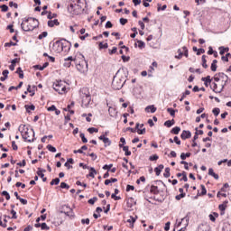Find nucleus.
<instances>
[{
    "label": "nucleus",
    "mask_w": 231,
    "mask_h": 231,
    "mask_svg": "<svg viewBox=\"0 0 231 231\" xmlns=\"http://www.w3.org/2000/svg\"><path fill=\"white\" fill-rule=\"evenodd\" d=\"M125 79H127V75H125V69H118L116 77L113 79L112 88L116 91L122 89L124 88V84H125Z\"/></svg>",
    "instance_id": "nucleus-1"
},
{
    "label": "nucleus",
    "mask_w": 231,
    "mask_h": 231,
    "mask_svg": "<svg viewBox=\"0 0 231 231\" xmlns=\"http://www.w3.org/2000/svg\"><path fill=\"white\" fill-rule=\"evenodd\" d=\"M84 5L86 0H70L68 10L72 15H80L84 12Z\"/></svg>",
    "instance_id": "nucleus-2"
},
{
    "label": "nucleus",
    "mask_w": 231,
    "mask_h": 231,
    "mask_svg": "<svg viewBox=\"0 0 231 231\" xmlns=\"http://www.w3.org/2000/svg\"><path fill=\"white\" fill-rule=\"evenodd\" d=\"M21 28L23 32H33L35 28H39V20L33 17L24 18Z\"/></svg>",
    "instance_id": "nucleus-3"
},
{
    "label": "nucleus",
    "mask_w": 231,
    "mask_h": 231,
    "mask_svg": "<svg viewBox=\"0 0 231 231\" xmlns=\"http://www.w3.org/2000/svg\"><path fill=\"white\" fill-rule=\"evenodd\" d=\"M79 97L82 98L81 107H89V105L91 104V94L89 93V88H80Z\"/></svg>",
    "instance_id": "nucleus-4"
},
{
    "label": "nucleus",
    "mask_w": 231,
    "mask_h": 231,
    "mask_svg": "<svg viewBox=\"0 0 231 231\" xmlns=\"http://www.w3.org/2000/svg\"><path fill=\"white\" fill-rule=\"evenodd\" d=\"M53 89L56 90L59 95H66L68 88H66V81L58 80L53 83Z\"/></svg>",
    "instance_id": "nucleus-5"
},
{
    "label": "nucleus",
    "mask_w": 231,
    "mask_h": 231,
    "mask_svg": "<svg viewBox=\"0 0 231 231\" xmlns=\"http://www.w3.org/2000/svg\"><path fill=\"white\" fill-rule=\"evenodd\" d=\"M66 44H69V50L71 48V42H67L64 39L56 41L53 43L52 48H53L54 51H62V50H64V46H66Z\"/></svg>",
    "instance_id": "nucleus-6"
},
{
    "label": "nucleus",
    "mask_w": 231,
    "mask_h": 231,
    "mask_svg": "<svg viewBox=\"0 0 231 231\" xmlns=\"http://www.w3.org/2000/svg\"><path fill=\"white\" fill-rule=\"evenodd\" d=\"M214 80L215 82H219L221 80V84H225V86H226V82H228V77L226 74L219 72L218 74L215 75Z\"/></svg>",
    "instance_id": "nucleus-7"
},
{
    "label": "nucleus",
    "mask_w": 231,
    "mask_h": 231,
    "mask_svg": "<svg viewBox=\"0 0 231 231\" xmlns=\"http://www.w3.org/2000/svg\"><path fill=\"white\" fill-rule=\"evenodd\" d=\"M76 67L80 73H85L88 69V60H84L81 63L77 64Z\"/></svg>",
    "instance_id": "nucleus-8"
},
{
    "label": "nucleus",
    "mask_w": 231,
    "mask_h": 231,
    "mask_svg": "<svg viewBox=\"0 0 231 231\" xmlns=\"http://www.w3.org/2000/svg\"><path fill=\"white\" fill-rule=\"evenodd\" d=\"M210 88L214 91V93H222L223 89H225V84L220 83V88H218L217 83H213L210 85Z\"/></svg>",
    "instance_id": "nucleus-9"
},
{
    "label": "nucleus",
    "mask_w": 231,
    "mask_h": 231,
    "mask_svg": "<svg viewBox=\"0 0 231 231\" xmlns=\"http://www.w3.org/2000/svg\"><path fill=\"white\" fill-rule=\"evenodd\" d=\"M62 208L63 210H61V214H65V216H68L69 217H73L75 216L73 214V209L69 206H63Z\"/></svg>",
    "instance_id": "nucleus-10"
},
{
    "label": "nucleus",
    "mask_w": 231,
    "mask_h": 231,
    "mask_svg": "<svg viewBox=\"0 0 231 231\" xmlns=\"http://www.w3.org/2000/svg\"><path fill=\"white\" fill-rule=\"evenodd\" d=\"M192 137V133L189 130H183L182 134H180L181 140H189V138Z\"/></svg>",
    "instance_id": "nucleus-11"
},
{
    "label": "nucleus",
    "mask_w": 231,
    "mask_h": 231,
    "mask_svg": "<svg viewBox=\"0 0 231 231\" xmlns=\"http://www.w3.org/2000/svg\"><path fill=\"white\" fill-rule=\"evenodd\" d=\"M22 137L23 138V140H26V142H29V143L35 142V138H32V139L30 138V133L28 132V128H26L25 133L22 134Z\"/></svg>",
    "instance_id": "nucleus-12"
},
{
    "label": "nucleus",
    "mask_w": 231,
    "mask_h": 231,
    "mask_svg": "<svg viewBox=\"0 0 231 231\" xmlns=\"http://www.w3.org/2000/svg\"><path fill=\"white\" fill-rule=\"evenodd\" d=\"M72 60H75V59H73V56H69V57L66 58V59L64 60L63 66H64L65 68H70V67H71V61H72Z\"/></svg>",
    "instance_id": "nucleus-13"
},
{
    "label": "nucleus",
    "mask_w": 231,
    "mask_h": 231,
    "mask_svg": "<svg viewBox=\"0 0 231 231\" xmlns=\"http://www.w3.org/2000/svg\"><path fill=\"white\" fill-rule=\"evenodd\" d=\"M177 226H189V217L181 218V221L177 224Z\"/></svg>",
    "instance_id": "nucleus-14"
},
{
    "label": "nucleus",
    "mask_w": 231,
    "mask_h": 231,
    "mask_svg": "<svg viewBox=\"0 0 231 231\" xmlns=\"http://www.w3.org/2000/svg\"><path fill=\"white\" fill-rule=\"evenodd\" d=\"M197 231H210V226L207 224H201L199 226Z\"/></svg>",
    "instance_id": "nucleus-15"
},
{
    "label": "nucleus",
    "mask_w": 231,
    "mask_h": 231,
    "mask_svg": "<svg viewBox=\"0 0 231 231\" xmlns=\"http://www.w3.org/2000/svg\"><path fill=\"white\" fill-rule=\"evenodd\" d=\"M136 219H138V217L130 216V218L127 220V223L130 224L131 228H134V223H136Z\"/></svg>",
    "instance_id": "nucleus-16"
},
{
    "label": "nucleus",
    "mask_w": 231,
    "mask_h": 231,
    "mask_svg": "<svg viewBox=\"0 0 231 231\" xmlns=\"http://www.w3.org/2000/svg\"><path fill=\"white\" fill-rule=\"evenodd\" d=\"M59 24H60V23H59V20L57 19L48 21V26L50 28H53V26H59Z\"/></svg>",
    "instance_id": "nucleus-17"
},
{
    "label": "nucleus",
    "mask_w": 231,
    "mask_h": 231,
    "mask_svg": "<svg viewBox=\"0 0 231 231\" xmlns=\"http://www.w3.org/2000/svg\"><path fill=\"white\" fill-rule=\"evenodd\" d=\"M135 131H137V133L139 134H145V133H146L145 128H141L140 129V123H136V125H135Z\"/></svg>",
    "instance_id": "nucleus-18"
},
{
    "label": "nucleus",
    "mask_w": 231,
    "mask_h": 231,
    "mask_svg": "<svg viewBox=\"0 0 231 231\" xmlns=\"http://www.w3.org/2000/svg\"><path fill=\"white\" fill-rule=\"evenodd\" d=\"M202 82H204V85L206 88H208V84L212 82V79H210V76H207L206 78L201 79Z\"/></svg>",
    "instance_id": "nucleus-19"
},
{
    "label": "nucleus",
    "mask_w": 231,
    "mask_h": 231,
    "mask_svg": "<svg viewBox=\"0 0 231 231\" xmlns=\"http://www.w3.org/2000/svg\"><path fill=\"white\" fill-rule=\"evenodd\" d=\"M163 169H164L163 164H160L158 167H156L154 169V172H155L156 176H160V174H162V171H163Z\"/></svg>",
    "instance_id": "nucleus-20"
},
{
    "label": "nucleus",
    "mask_w": 231,
    "mask_h": 231,
    "mask_svg": "<svg viewBox=\"0 0 231 231\" xmlns=\"http://www.w3.org/2000/svg\"><path fill=\"white\" fill-rule=\"evenodd\" d=\"M12 217L5 215L4 217H6L7 219H17V212L14 209L11 210Z\"/></svg>",
    "instance_id": "nucleus-21"
},
{
    "label": "nucleus",
    "mask_w": 231,
    "mask_h": 231,
    "mask_svg": "<svg viewBox=\"0 0 231 231\" xmlns=\"http://www.w3.org/2000/svg\"><path fill=\"white\" fill-rule=\"evenodd\" d=\"M145 112L146 113H156V107L154 105H151L145 107Z\"/></svg>",
    "instance_id": "nucleus-22"
},
{
    "label": "nucleus",
    "mask_w": 231,
    "mask_h": 231,
    "mask_svg": "<svg viewBox=\"0 0 231 231\" xmlns=\"http://www.w3.org/2000/svg\"><path fill=\"white\" fill-rule=\"evenodd\" d=\"M208 175L213 176V178L215 180H219V175L217 173L214 172V169H212V168L208 169Z\"/></svg>",
    "instance_id": "nucleus-23"
},
{
    "label": "nucleus",
    "mask_w": 231,
    "mask_h": 231,
    "mask_svg": "<svg viewBox=\"0 0 231 231\" xmlns=\"http://www.w3.org/2000/svg\"><path fill=\"white\" fill-rule=\"evenodd\" d=\"M126 205H127L128 208H133V206L136 205V202H134V198H130L127 200Z\"/></svg>",
    "instance_id": "nucleus-24"
},
{
    "label": "nucleus",
    "mask_w": 231,
    "mask_h": 231,
    "mask_svg": "<svg viewBox=\"0 0 231 231\" xmlns=\"http://www.w3.org/2000/svg\"><path fill=\"white\" fill-rule=\"evenodd\" d=\"M150 192L152 194H155V195L160 194V190L158 189V186L152 185L151 189H150Z\"/></svg>",
    "instance_id": "nucleus-25"
},
{
    "label": "nucleus",
    "mask_w": 231,
    "mask_h": 231,
    "mask_svg": "<svg viewBox=\"0 0 231 231\" xmlns=\"http://www.w3.org/2000/svg\"><path fill=\"white\" fill-rule=\"evenodd\" d=\"M8 73H10V71H8V69H5L2 73V75H4V77L0 78L1 82H5V80H6L8 79Z\"/></svg>",
    "instance_id": "nucleus-26"
},
{
    "label": "nucleus",
    "mask_w": 231,
    "mask_h": 231,
    "mask_svg": "<svg viewBox=\"0 0 231 231\" xmlns=\"http://www.w3.org/2000/svg\"><path fill=\"white\" fill-rule=\"evenodd\" d=\"M211 71H217V60H213L211 63Z\"/></svg>",
    "instance_id": "nucleus-27"
},
{
    "label": "nucleus",
    "mask_w": 231,
    "mask_h": 231,
    "mask_svg": "<svg viewBox=\"0 0 231 231\" xmlns=\"http://www.w3.org/2000/svg\"><path fill=\"white\" fill-rule=\"evenodd\" d=\"M24 108L27 113H30V111H35V105H25Z\"/></svg>",
    "instance_id": "nucleus-28"
},
{
    "label": "nucleus",
    "mask_w": 231,
    "mask_h": 231,
    "mask_svg": "<svg viewBox=\"0 0 231 231\" xmlns=\"http://www.w3.org/2000/svg\"><path fill=\"white\" fill-rule=\"evenodd\" d=\"M15 73L19 75V79H24V72H23V69L21 67L17 68Z\"/></svg>",
    "instance_id": "nucleus-29"
},
{
    "label": "nucleus",
    "mask_w": 231,
    "mask_h": 231,
    "mask_svg": "<svg viewBox=\"0 0 231 231\" xmlns=\"http://www.w3.org/2000/svg\"><path fill=\"white\" fill-rule=\"evenodd\" d=\"M181 128L179 126H175L171 130V134H180Z\"/></svg>",
    "instance_id": "nucleus-30"
},
{
    "label": "nucleus",
    "mask_w": 231,
    "mask_h": 231,
    "mask_svg": "<svg viewBox=\"0 0 231 231\" xmlns=\"http://www.w3.org/2000/svg\"><path fill=\"white\" fill-rule=\"evenodd\" d=\"M26 129H28V127H26V125H20L18 128L22 135L24 134V133H26Z\"/></svg>",
    "instance_id": "nucleus-31"
},
{
    "label": "nucleus",
    "mask_w": 231,
    "mask_h": 231,
    "mask_svg": "<svg viewBox=\"0 0 231 231\" xmlns=\"http://www.w3.org/2000/svg\"><path fill=\"white\" fill-rule=\"evenodd\" d=\"M229 48L228 47H219V53L220 55H225V53L229 51Z\"/></svg>",
    "instance_id": "nucleus-32"
},
{
    "label": "nucleus",
    "mask_w": 231,
    "mask_h": 231,
    "mask_svg": "<svg viewBox=\"0 0 231 231\" xmlns=\"http://www.w3.org/2000/svg\"><path fill=\"white\" fill-rule=\"evenodd\" d=\"M201 192L198 193V196H205L207 195V188H205V185H200Z\"/></svg>",
    "instance_id": "nucleus-33"
},
{
    "label": "nucleus",
    "mask_w": 231,
    "mask_h": 231,
    "mask_svg": "<svg viewBox=\"0 0 231 231\" xmlns=\"http://www.w3.org/2000/svg\"><path fill=\"white\" fill-rule=\"evenodd\" d=\"M191 154L192 153H190V152H187V153L182 152L180 154V160H182V162H183L184 160H187V158H190Z\"/></svg>",
    "instance_id": "nucleus-34"
},
{
    "label": "nucleus",
    "mask_w": 231,
    "mask_h": 231,
    "mask_svg": "<svg viewBox=\"0 0 231 231\" xmlns=\"http://www.w3.org/2000/svg\"><path fill=\"white\" fill-rule=\"evenodd\" d=\"M202 68H204L205 69H207V68H208V65L207 64V56L206 55H202Z\"/></svg>",
    "instance_id": "nucleus-35"
},
{
    "label": "nucleus",
    "mask_w": 231,
    "mask_h": 231,
    "mask_svg": "<svg viewBox=\"0 0 231 231\" xmlns=\"http://www.w3.org/2000/svg\"><path fill=\"white\" fill-rule=\"evenodd\" d=\"M157 12H163V11H165V10H167V5H162V4H158L157 5Z\"/></svg>",
    "instance_id": "nucleus-36"
},
{
    "label": "nucleus",
    "mask_w": 231,
    "mask_h": 231,
    "mask_svg": "<svg viewBox=\"0 0 231 231\" xmlns=\"http://www.w3.org/2000/svg\"><path fill=\"white\" fill-rule=\"evenodd\" d=\"M175 122H174V119L172 120H167L165 123H164V125L166 127H172V125H174Z\"/></svg>",
    "instance_id": "nucleus-37"
},
{
    "label": "nucleus",
    "mask_w": 231,
    "mask_h": 231,
    "mask_svg": "<svg viewBox=\"0 0 231 231\" xmlns=\"http://www.w3.org/2000/svg\"><path fill=\"white\" fill-rule=\"evenodd\" d=\"M218 209L220 210V215L223 216L225 215V210H226V206L223 205V204H220L218 206Z\"/></svg>",
    "instance_id": "nucleus-38"
},
{
    "label": "nucleus",
    "mask_w": 231,
    "mask_h": 231,
    "mask_svg": "<svg viewBox=\"0 0 231 231\" xmlns=\"http://www.w3.org/2000/svg\"><path fill=\"white\" fill-rule=\"evenodd\" d=\"M164 178H171V168H165V171L163 173Z\"/></svg>",
    "instance_id": "nucleus-39"
},
{
    "label": "nucleus",
    "mask_w": 231,
    "mask_h": 231,
    "mask_svg": "<svg viewBox=\"0 0 231 231\" xmlns=\"http://www.w3.org/2000/svg\"><path fill=\"white\" fill-rule=\"evenodd\" d=\"M21 88H23V81H21L16 87H14V86L10 87L8 91H12L13 89H21Z\"/></svg>",
    "instance_id": "nucleus-40"
},
{
    "label": "nucleus",
    "mask_w": 231,
    "mask_h": 231,
    "mask_svg": "<svg viewBox=\"0 0 231 231\" xmlns=\"http://www.w3.org/2000/svg\"><path fill=\"white\" fill-rule=\"evenodd\" d=\"M132 32H134V33L130 34V37L132 39H134V37H136V35H138V29L136 27L132 28Z\"/></svg>",
    "instance_id": "nucleus-41"
},
{
    "label": "nucleus",
    "mask_w": 231,
    "mask_h": 231,
    "mask_svg": "<svg viewBox=\"0 0 231 231\" xmlns=\"http://www.w3.org/2000/svg\"><path fill=\"white\" fill-rule=\"evenodd\" d=\"M98 46H99V50H107L109 45L107 43H104V42H100Z\"/></svg>",
    "instance_id": "nucleus-42"
},
{
    "label": "nucleus",
    "mask_w": 231,
    "mask_h": 231,
    "mask_svg": "<svg viewBox=\"0 0 231 231\" xmlns=\"http://www.w3.org/2000/svg\"><path fill=\"white\" fill-rule=\"evenodd\" d=\"M47 149H48V151H50V152H57V148H55V146H53L51 144H48Z\"/></svg>",
    "instance_id": "nucleus-43"
},
{
    "label": "nucleus",
    "mask_w": 231,
    "mask_h": 231,
    "mask_svg": "<svg viewBox=\"0 0 231 231\" xmlns=\"http://www.w3.org/2000/svg\"><path fill=\"white\" fill-rule=\"evenodd\" d=\"M187 95H190V90H185V92L182 94L181 97L180 98V102H183V100H185V97H187Z\"/></svg>",
    "instance_id": "nucleus-44"
},
{
    "label": "nucleus",
    "mask_w": 231,
    "mask_h": 231,
    "mask_svg": "<svg viewBox=\"0 0 231 231\" xmlns=\"http://www.w3.org/2000/svg\"><path fill=\"white\" fill-rule=\"evenodd\" d=\"M42 172H46V170L38 168L37 174H38V176H40V178H44V173H42Z\"/></svg>",
    "instance_id": "nucleus-45"
},
{
    "label": "nucleus",
    "mask_w": 231,
    "mask_h": 231,
    "mask_svg": "<svg viewBox=\"0 0 231 231\" xmlns=\"http://www.w3.org/2000/svg\"><path fill=\"white\" fill-rule=\"evenodd\" d=\"M221 59L224 60V62H228V59H231L230 52L226 53V56H222Z\"/></svg>",
    "instance_id": "nucleus-46"
},
{
    "label": "nucleus",
    "mask_w": 231,
    "mask_h": 231,
    "mask_svg": "<svg viewBox=\"0 0 231 231\" xmlns=\"http://www.w3.org/2000/svg\"><path fill=\"white\" fill-rule=\"evenodd\" d=\"M212 113L216 116H219V113H221V109H219L218 107H215V108H213Z\"/></svg>",
    "instance_id": "nucleus-47"
},
{
    "label": "nucleus",
    "mask_w": 231,
    "mask_h": 231,
    "mask_svg": "<svg viewBox=\"0 0 231 231\" xmlns=\"http://www.w3.org/2000/svg\"><path fill=\"white\" fill-rule=\"evenodd\" d=\"M176 111L178 110H174L173 108H167V112L170 113L171 116H176Z\"/></svg>",
    "instance_id": "nucleus-48"
},
{
    "label": "nucleus",
    "mask_w": 231,
    "mask_h": 231,
    "mask_svg": "<svg viewBox=\"0 0 231 231\" xmlns=\"http://www.w3.org/2000/svg\"><path fill=\"white\" fill-rule=\"evenodd\" d=\"M35 91H37V86L34 85L31 88L30 97H34L35 96Z\"/></svg>",
    "instance_id": "nucleus-49"
},
{
    "label": "nucleus",
    "mask_w": 231,
    "mask_h": 231,
    "mask_svg": "<svg viewBox=\"0 0 231 231\" xmlns=\"http://www.w3.org/2000/svg\"><path fill=\"white\" fill-rule=\"evenodd\" d=\"M137 43H138V48H140V50H143V48H145V42H143L142 40H138Z\"/></svg>",
    "instance_id": "nucleus-50"
},
{
    "label": "nucleus",
    "mask_w": 231,
    "mask_h": 231,
    "mask_svg": "<svg viewBox=\"0 0 231 231\" xmlns=\"http://www.w3.org/2000/svg\"><path fill=\"white\" fill-rule=\"evenodd\" d=\"M177 51H178L179 55L175 56V59H178L180 60L183 57V51H181V49H179Z\"/></svg>",
    "instance_id": "nucleus-51"
},
{
    "label": "nucleus",
    "mask_w": 231,
    "mask_h": 231,
    "mask_svg": "<svg viewBox=\"0 0 231 231\" xmlns=\"http://www.w3.org/2000/svg\"><path fill=\"white\" fill-rule=\"evenodd\" d=\"M59 183H60V179H59V178L53 179L51 181V185H59Z\"/></svg>",
    "instance_id": "nucleus-52"
},
{
    "label": "nucleus",
    "mask_w": 231,
    "mask_h": 231,
    "mask_svg": "<svg viewBox=\"0 0 231 231\" xmlns=\"http://www.w3.org/2000/svg\"><path fill=\"white\" fill-rule=\"evenodd\" d=\"M96 201H98V198L94 197V198L88 199V203H89V205H95Z\"/></svg>",
    "instance_id": "nucleus-53"
},
{
    "label": "nucleus",
    "mask_w": 231,
    "mask_h": 231,
    "mask_svg": "<svg viewBox=\"0 0 231 231\" xmlns=\"http://www.w3.org/2000/svg\"><path fill=\"white\" fill-rule=\"evenodd\" d=\"M79 138H81L83 143H88V138H86V135L84 134V133H81L79 134Z\"/></svg>",
    "instance_id": "nucleus-54"
},
{
    "label": "nucleus",
    "mask_w": 231,
    "mask_h": 231,
    "mask_svg": "<svg viewBox=\"0 0 231 231\" xmlns=\"http://www.w3.org/2000/svg\"><path fill=\"white\" fill-rule=\"evenodd\" d=\"M103 143H105V147H107L109 145H111V141L109 138L106 137L103 141Z\"/></svg>",
    "instance_id": "nucleus-55"
},
{
    "label": "nucleus",
    "mask_w": 231,
    "mask_h": 231,
    "mask_svg": "<svg viewBox=\"0 0 231 231\" xmlns=\"http://www.w3.org/2000/svg\"><path fill=\"white\" fill-rule=\"evenodd\" d=\"M2 196H5V199H6L7 201L10 200V193H8V191L4 190V191L2 192Z\"/></svg>",
    "instance_id": "nucleus-56"
},
{
    "label": "nucleus",
    "mask_w": 231,
    "mask_h": 231,
    "mask_svg": "<svg viewBox=\"0 0 231 231\" xmlns=\"http://www.w3.org/2000/svg\"><path fill=\"white\" fill-rule=\"evenodd\" d=\"M44 37H48V32H42L39 36H38V39L40 41H42V39H44Z\"/></svg>",
    "instance_id": "nucleus-57"
},
{
    "label": "nucleus",
    "mask_w": 231,
    "mask_h": 231,
    "mask_svg": "<svg viewBox=\"0 0 231 231\" xmlns=\"http://www.w3.org/2000/svg\"><path fill=\"white\" fill-rule=\"evenodd\" d=\"M88 131L90 134H93V133H98V128L90 127L88 129Z\"/></svg>",
    "instance_id": "nucleus-58"
},
{
    "label": "nucleus",
    "mask_w": 231,
    "mask_h": 231,
    "mask_svg": "<svg viewBox=\"0 0 231 231\" xmlns=\"http://www.w3.org/2000/svg\"><path fill=\"white\" fill-rule=\"evenodd\" d=\"M160 157L158 156V154H153L152 156L149 157L150 162H156V160H158Z\"/></svg>",
    "instance_id": "nucleus-59"
},
{
    "label": "nucleus",
    "mask_w": 231,
    "mask_h": 231,
    "mask_svg": "<svg viewBox=\"0 0 231 231\" xmlns=\"http://www.w3.org/2000/svg\"><path fill=\"white\" fill-rule=\"evenodd\" d=\"M185 196H187V194L180 193L175 197V199H177V201H180V199H182V198H185Z\"/></svg>",
    "instance_id": "nucleus-60"
},
{
    "label": "nucleus",
    "mask_w": 231,
    "mask_h": 231,
    "mask_svg": "<svg viewBox=\"0 0 231 231\" xmlns=\"http://www.w3.org/2000/svg\"><path fill=\"white\" fill-rule=\"evenodd\" d=\"M113 168V164H105L104 166H103V170L104 171H110V169H112Z\"/></svg>",
    "instance_id": "nucleus-61"
},
{
    "label": "nucleus",
    "mask_w": 231,
    "mask_h": 231,
    "mask_svg": "<svg viewBox=\"0 0 231 231\" xmlns=\"http://www.w3.org/2000/svg\"><path fill=\"white\" fill-rule=\"evenodd\" d=\"M60 189H67V190H69V185H68L66 182H61Z\"/></svg>",
    "instance_id": "nucleus-62"
},
{
    "label": "nucleus",
    "mask_w": 231,
    "mask_h": 231,
    "mask_svg": "<svg viewBox=\"0 0 231 231\" xmlns=\"http://www.w3.org/2000/svg\"><path fill=\"white\" fill-rule=\"evenodd\" d=\"M41 228L42 230H50V226L46 223H42Z\"/></svg>",
    "instance_id": "nucleus-63"
},
{
    "label": "nucleus",
    "mask_w": 231,
    "mask_h": 231,
    "mask_svg": "<svg viewBox=\"0 0 231 231\" xmlns=\"http://www.w3.org/2000/svg\"><path fill=\"white\" fill-rule=\"evenodd\" d=\"M0 9L2 10V12H8V5H0Z\"/></svg>",
    "instance_id": "nucleus-64"
}]
</instances>
